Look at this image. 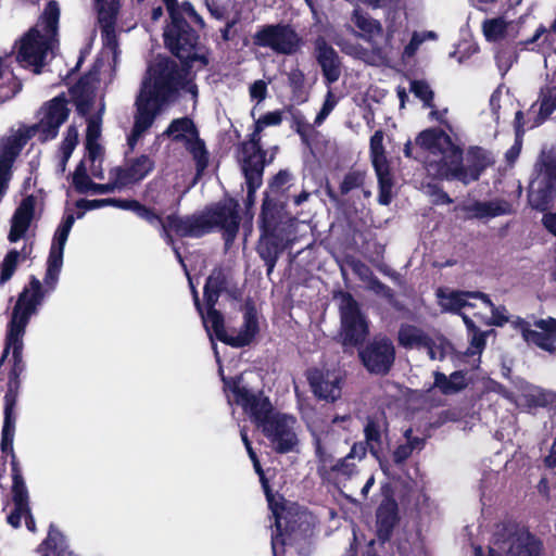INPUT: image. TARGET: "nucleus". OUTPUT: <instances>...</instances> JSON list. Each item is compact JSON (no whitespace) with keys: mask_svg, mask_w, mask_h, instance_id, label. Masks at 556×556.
<instances>
[{"mask_svg":"<svg viewBox=\"0 0 556 556\" xmlns=\"http://www.w3.org/2000/svg\"><path fill=\"white\" fill-rule=\"evenodd\" d=\"M20 260H21V253L15 249L10 250L5 254L3 261L0 264V285L1 286L4 285L5 282H8L13 277V275L17 268Z\"/></svg>","mask_w":556,"mask_h":556,"instance_id":"nucleus-55","label":"nucleus"},{"mask_svg":"<svg viewBox=\"0 0 556 556\" xmlns=\"http://www.w3.org/2000/svg\"><path fill=\"white\" fill-rule=\"evenodd\" d=\"M388 430V421L384 413L369 415L364 426L365 443L370 454L379 459L382 450V432Z\"/></svg>","mask_w":556,"mask_h":556,"instance_id":"nucleus-33","label":"nucleus"},{"mask_svg":"<svg viewBox=\"0 0 556 556\" xmlns=\"http://www.w3.org/2000/svg\"><path fill=\"white\" fill-rule=\"evenodd\" d=\"M36 135L30 126H22L18 130L3 140L0 156L14 163L23 148Z\"/></svg>","mask_w":556,"mask_h":556,"instance_id":"nucleus-38","label":"nucleus"},{"mask_svg":"<svg viewBox=\"0 0 556 556\" xmlns=\"http://www.w3.org/2000/svg\"><path fill=\"white\" fill-rule=\"evenodd\" d=\"M245 450L249 455V458L251 459V462L253 464L254 471L258 476V480H260L262 490L265 494L266 501L271 502L273 489L270 486V482L267 477V472H269L270 470H273V471H275V470L269 469V468L267 470L263 469L261 462L258 459V456H257L256 452L254 451L252 444L247 446Z\"/></svg>","mask_w":556,"mask_h":556,"instance_id":"nucleus-49","label":"nucleus"},{"mask_svg":"<svg viewBox=\"0 0 556 556\" xmlns=\"http://www.w3.org/2000/svg\"><path fill=\"white\" fill-rule=\"evenodd\" d=\"M50 46L45 36L31 27L18 41L15 61L23 68H30L34 74H41Z\"/></svg>","mask_w":556,"mask_h":556,"instance_id":"nucleus-15","label":"nucleus"},{"mask_svg":"<svg viewBox=\"0 0 556 556\" xmlns=\"http://www.w3.org/2000/svg\"><path fill=\"white\" fill-rule=\"evenodd\" d=\"M175 142H184L186 150L192 155L195 163V176L201 177L208 166L210 153L205 142L197 134L194 137H187L184 134L174 136Z\"/></svg>","mask_w":556,"mask_h":556,"instance_id":"nucleus-36","label":"nucleus"},{"mask_svg":"<svg viewBox=\"0 0 556 556\" xmlns=\"http://www.w3.org/2000/svg\"><path fill=\"white\" fill-rule=\"evenodd\" d=\"M110 206L131 211L151 226H156V222H161V215L154 208L146 206L135 199L110 198Z\"/></svg>","mask_w":556,"mask_h":556,"instance_id":"nucleus-40","label":"nucleus"},{"mask_svg":"<svg viewBox=\"0 0 556 556\" xmlns=\"http://www.w3.org/2000/svg\"><path fill=\"white\" fill-rule=\"evenodd\" d=\"M12 500L14 506L29 507V496L24 478L12 480Z\"/></svg>","mask_w":556,"mask_h":556,"instance_id":"nucleus-62","label":"nucleus"},{"mask_svg":"<svg viewBox=\"0 0 556 556\" xmlns=\"http://www.w3.org/2000/svg\"><path fill=\"white\" fill-rule=\"evenodd\" d=\"M97 80V73L91 71L85 73L68 89L72 101L76 108V112L80 116H87L94 103L93 81Z\"/></svg>","mask_w":556,"mask_h":556,"instance_id":"nucleus-28","label":"nucleus"},{"mask_svg":"<svg viewBox=\"0 0 556 556\" xmlns=\"http://www.w3.org/2000/svg\"><path fill=\"white\" fill-rule=\"evenodd\" d=\"M43 116L30 129L39 132V141L46 142L58 137L60 127L68 119L71 110L64 92L43 103Z\"/></svg>","mask_w":556,"mask_h":556,"instance_id":"nucleus-16","label":"nucleus"},{"mask_svg":"<svg viewBox=\"0 0 556 556\" xmlns=\"http://www.w3.org/2000/svg\"><path fill=\"white\" fill-rule=\"evenodd\" d=\"M292 178L291 173L288 169H280L276 175L271 177L268 182V189L273 193H281L288 188V184Z\"/></svg>","mask_w":556,"mask_h":556,"instance_id":"nucleus-64","label":"nucleus"},{"mask_svg":"<svg viewBox=\"0 0 556 556\" xmlns=\"http://www.w3.org/2000/svg\"><path fill=\"white\" fill-rule=\"evenodd\" d=\"M455 211L463 212L466 219L492 218L507 213L500 202L479 200L463 202L455 206Z\"/></svg>","mask_w":556,"mask_h":556,"instance_id":"nucleus-35","label":"nucleus"},{"mask_svg":"<svg viewBox=\"0 0 556 556\" xmlns=\"http://www.w3.org/2000/svg\"><path fill=\"white\" fill-rule=\"evenodd\" d=\"M60 18V8L56 1L51 0L47 3L43 13L42 20L45 24V30L47 34L54 35L58 30Z\"/></svg>","mask_w":556,"mask_h":556,"instance_id":"nucleus-57","label":"nucleus"},{"mask_svg":"<svg viewBox=\"0 0 556 556\" xmlns=\"http://www.w3.org/2000/svg\"><path fill=\"white\" fill-rule=\"evenodd\" d=\"M523 403L529 410L556 408V393L538 388L523 395Z\"/></svg>","mask_w":556,"mask_h":556,"instance_id":"nucleus-44","label":"nucleus"},{"mask_svg":"<svg viewBox=\"0 0 556 556\" xmlns=\"http://www.w3.org/2000/svg\"><path fill=\"white\" fill-rule=\"evenodd\" d=\"M358 357L369 374L386 376L394 364L395 348L387 337L374 338L358 350Z\"/></svg>","mask_w":556,"mask_h":556,"instance_id":"nucleus-17","label":"nucleus"},{"mask_svg":"<svg viewBox=\"0 0 556 556\" xmlns=\"http://www.w3.org/2000/svg\"><path fill=\"white\" fill-rule=\"evenodd\" d=\"M415 143L422 152H429L433 155H441L439 161H444L457 146L452 138L441 128L431 127L420 131Z\"/></svg>","mask_w":556,"mask_h":556,"instance_id":"nucleus-26","label":"nucleus"},{"mask_svg":"<svg viewBox=\"0 0 556 556\" xmlns=\"http://www.w3.org/2000/svg\"><path fill=\"white\" fill-rule=\"evenodd\" d=\"M218 372L224 384V391L232 393L235 403L241 406L244 414L258 429L262 430L280 413L275 409L269 397L265 396L262 391L253 393L248 388L242 387V375L226 377L222 366H219Z\"/></svg>","mask_w":556,"mask_h":556,"instance_id":"nucleus-7","label":"nucleus"},{"mask_svg":"<svg viewBox=\"0 0 556 556\" xmlns=\"http://www.w3.org/2000/svg\"><path fill=\"white\" fill-rule=\"evenodd\" d=\"M15 422H16V415H15V408H3V425L1 430V442H0V450L3 455L12 457V453L14 452L13 448V441H14V434H15Z\"/></svg>","mask_w":556,"mask_h":556,"instance_id":"nucleus-43","label":"nucleus"},{"mask_svg":"<svg viewBox=\"0 0 556 556\" xmlns=\"http://www.w3.org/2000/svg\"><path fill=\"white\" fill-rule=\"evenodd\" d=\"M93 181L87 174V169L83 162H80L73 175V185L78 193H87L90 191V185H92Z\"/></svg>","mask_w":556,"mask_h":556,"instance_id":"nucleus-61","label":"nucleus"},{"mask_svg":"<svg viewBox=\"0 0 556 556\" xmlns=\"http://www.w3.org/2000/svg\"><path fill=\"white\" fill-rule=\"evenodd\" d=\"M155 168V162L147 154L130 159L126 167H117L121 186L140 182Z\"/></svg>","mask_w":556,"mask_h":556,"instance_id":"nucleus-30","label":"nucleus"},{"mask_svg":"<svg viewBox=\"0 0 556 556\" xmlns=\"http://www.w3.org/2000/svg\"><path fill=\"white\" fill-rule=\"evenodd\" d=\"M400 522L399 505L392 494L383 497L376 510V536L379 543L389 542Z\"/></svg>","mask_w":556,"mask_h":556,"instance_id":"nucleus-24","label":"nucleus"},{"mask_svg":"<svg viewBox=\"0 0 556 556\" xmlns=\"http://www.w3.org/2000/svg\"><path fill=\"white\" fill-rule=\"evenodd\" d=\"M306 379L318 400L333 403L340 399L342 381L339 375L314 367L306 370Z\"/></svg>","mask_w":556,"mask_h":556,"instance_id":"nucleus-21","label":"nucleus"},{"mask_svg":"<svg viewBox=\"0 0 556 556\" xmlns=\"http://www.w3.org/2000/svg\"><path fill=\"white\" fill-rule=\"evenodd\" d=\"M410 91L416 98L422 101L424 106L434 108V92L426 80H413L410 83Z\"/></svg>","mask_w":556,"mask_h":556,"instance_id":"nucleus-59","label":"nucleus"},{"mask_svg":"<svg viewBox=\"0 0 556 556\" xmlns=\"http://www.w3.org/2000/svg\"><path fill=\"white\" fill-rule=\"evenodd\" d=\"M203 288H208V290L220 294L228 291V278L225 269L222 266L214 267L206 278Z\"/></svg>","mask_w":556,"mask_h":556,"instance_id":"nucleus-56","label":"nucleus"},{"mask_svg":"<svg viewBox=\"0 0 556 556\" xmlns=\"http://www.w3.org/2000/svg\"><path fill=\"white\" fill-rule=\"evenodd\" d=\"M260 331L257 311L252 300L245 301L243 324L237 336H231L230 346L240 349L250 345Z\"/></svg>","mask_w":556,"mask_h":556,"instance_id":"nucleus-31","label":"nucleus"},{"mask_svg":"<svg viewBox=\"0 0 556 556\" xmlns=\"http://www.w3.org/2000/svg\"><path fill=\"white\" fill-rule=\"evenodd\" d=\"M536 176L529 185L528 203L539 212H544V228L556 236V213L547 212L556 199V157L545 156L535 164Z\"/></svg>","mask_w":556,"mask_h":556,"instance_id":"nucleus-4","label":"nucleus"},{"mask_svg":"<svg viewBox=\"0 0 556 556\" xmlns=\"http://www.w3.org/2000/svg\"><path fill=\"white\" fill-rule=\"evenodd\" d=\"M438 304L442 312L460 314L465 307L473 306L468 299H480L484 304H492L490 296L481 291H460L448 290L447 288L440 287L435 291Z\"/></svg>","mask_w":556,"mask_h":556,"instance_id":"nucleus-25","label":"nucleus"},{"mask_svg":"<svg viewBox=\"0 0 556 556\" xmlns=\"http://www.w3.org/2000/svg\"><path fill=\"white\" fill-rule=\"evenodd\" d=\"M507 24L502 17L485 20L483 23V34L488 41H495L504 38Z\"/></svg>","mask_w":556,"mask_h":556,"instance_id":"nucleus-58","label":"nucleus"},{"mask_svg":"<svg viewBox=\"0 0 556 556\" xmlns=\"http://www.w3.org/2000/svg\"><path fill=\"white\" fill-rule=\"evenodd\" d=\"M366 180V172L351 168L343 177L339 190L341 195H346L355 189L363 188Z\"/></svg>","mask_w":556,"mask_h":556,"instance_id":"nucleus-52","label":"nucleus"},{"mask_svg":"<svg viewBox=\"0 0 556 556\" xmlns=\"http://www.w3.org/2000/svg\"><path fill=\"white\" fill-rule=\"evenodd\" d=\"M493 164L485 150L471 147L467 153V165H464L463 150L457 146L444 161H438L430 167L437 178L457 180L464 185L480 179L483 172Z\"/></svg>","mask_w":556,"mask_h":556,"instance_id":"nucleus-5","label":"nucleus"},{"mask_svg":"<svg viewBox=\"0 0 556 556\" xmlns=\"http://www.w3.org/2000/svg\"><path fill=\"white\" fill-rule=\"evenodd\" d=\"M518 326L528 344H533L549 354L556 353V318L547 317L535 320L534 326L541 331L532 330L530 324L525 319H519Z\"/></svg>","mask_w":556,"mask_h":556,"instance_id":"nucleus-20","label":"nucleus"},{"mask_svg":"<svg viewBox=\"0 0 556 556\" xmlns=\"http://www.w3.org/2000/svg\"><path fill=\"white\" fill-rule=\"evenodd\" d=\"M43 299L40 280L31 275L28 286H25L17 296L11 319L8 324V354L12 350V367L9 371L8 389L4 394V407L15 408L21 388L20 377L25 369L23 362V337L31 315Z\"/></svg>","mask_w":556,"mask_h":556,"instance_id":"nucleus-1","label":"nucleus"},{"mask_svg":"<svg viewBox=\"0 0 556 556\" xmlns=\"http://www.w3.org/2000/svg\"><path fill=\"white\" fill-rule=\"evenodd\" d=\"M357 471L356 465L344 456L333 463L329 467V473L324 482L336 483L339 478L350 479Z\"/></svg>","mask_w":556,"mask_h":556,"instance_id":"nucleus-48","label":"nucleus"},{"mask_svg":"<svg viewBox=\"0 0 556 556\" xmlns=\"http://www.w3.org/2000/svg\"><path fill=\"white\" fill-rule=\"evenodd\" d=\"M239 208V203L233 198H227L205 206L202 213L208 223L207 233L218 228L222 231L225 243H232L240 229L241 216Z\"/></svg>","mask_w":556,"mask_h":556,"instance_id":"nucleus-12","label":"nucleus"},{"mask_svg":"<svg viewBox=\"0 0 556 556\" xmlns=\"http://www.w3.org/2000/svg\"><path fill=\"white\" fill-rule=\"evenodd\" d=\"M295 132L301 137L302 142L308 143L311 134L313 132V125H311L305 116L296 111L292 114V125Z\"/></svg>","mask_w":556,"mask_h":556,"instance_id":"nucleus-60","label":"nucleus"},{"mask_svg":"<svg viewBox=\"0 0 556 556\" xmlns=\"http://www.w3.org/2000/svg\"><path fill=\"white\" fill-rule=\"evenodd\" d=\"M352 22L363 31L362 37L368 39L372 36H379L383 29L379 21L370 17L368 14L363 13L361 10L355 9L352 14Z\"/></svg>","mask_w":556,"mask_h":556,"instance_id":"nucleus-45","label":"nucleus"},{"mask_svg":"<svg viewBox=\"0 0 556 556\" xmlns=\"http://www.w3.org/2000/svg\"><path fill=\"white\" fill-rule=\"evenodd\" d=\"M264 129L255 122L253 131L248 139L240 142L237 148L238 161L241 168L265 169L275 159V152L278 147L274 148V152L268 155L262 142V131Z\"/></svg>","mask_w":556,"mask_h":556,"instance_id":"nucleus-18","label":"nucleus"},{"mask_svg":"<svg viewBox=\"0 0 556 556\" xmlns=\"http://www.w3.org/2000/svg\"><path fill=\"white\" fill-rule=\"evenodd\" d=\"M190 72L172 58L159 55L147 70L148 77L142 83L141 91L154 98V102L166 104L175 100L179 90L187 86Z\"/></svg>","mask_w":556,"mask_h":556,"instance_id":"nucleus-3","label":"nucleus"},{"mask_svg":"<svg viewBox=\"0 0 556 556\" xmlns=\"http://www.w3.org/2000/svg\"><path fill=\"white\" fill-rule=\"evenodd\" d=\"M433 388H437L443 395H452L462 392L468 387L467 372L455 370L448 377L441 372H433Z\"/></svg>","mask_w":556,"mask_h":556,"instance_id":"nucleus-39","label":"nucleus"},{"mask_svg":"<svg viewBox=\"0 0 556 556\" xmlns=\"http://www.w3.org/2000/svg\"><path fill=\"white\" fill-rule=\"evenodd\" d=\"M265 169L241 168L247 185V198L244 200L247 208L254 205L256 191L263 185V175Z\"/></svg>","mask_w":556,"mask_h":556,"instance_id":"nucleus-46","label":"nucleus"},{"mask_svg":"<svg viewBox=\"0 0 556 556\" xmlns=\"http://www.w3.org/2000/svg\"><path fill=\"white\" fill-rule=\"evenodd\" d=\"M260 232L256 252L264 261L267 276H270L279 256L287 249L289 240L285 238L283 231L260 230Z\"/></svg>","mask_w":556,"mask_h":556,"instance_id":"nucleus-23","label":"nucleus"},{"mask_svg":"<svg viewBox=\"0 0 556 556\" xmlns=\"http://www.w3.org/2000/svg\"><path fill=\"white\" fill-rule=\"evenodd\" d=\"M156 225L160 226V236L170 247L176 244L174 236L199 239L208 235V223L202 212L187 215L172 213L165 218L161 216V222H156Z\"/></svg>","mask_w":556,"mask_h":556,"instance_id":"nucleus-11","label":"nucleus"},{"mask_svg":"<svg viewBox=\"0 0 556 556\" xmlns=\"http://www.w3.org/2000/svg\"><path fill=\"white\" fill-rule=\"evenodd\" d=\"M336 298L339 299L342 345L344 348L363 346L369 333V326L359 303L346 291H340Z\"/></svg>","mask_w":556,"mask_h":556,"instance_id":"nucleus-8","label":"nucleus"},{"mask_svg":"<svg viewBox=\"0 0 556 556\" xmlns=\"http://www.w3.org/2000/svg\"><path fill=\"white\" fill-rule=\"evenodd\" d=\"M520 50L533 51L540 54L556 53V33L552 31V26L546 27L540 24L534 34L526 40L518 41Z\"/></svg>","mask_w":556,"mask_h":556,"instance_id":"nucleus-32","label":"nucleus"},{"mask_svg":"<svg viewBox=\"0 0 556 556\" xmlns=\"http://www.w3.org/2000/svg\"><path fill=\"white\" fill-rule=\"evenodd\" d=\"M517 48H520L518 42L516 46H511L509 43L501 45L496 49L495 61L501 71L506 73L513 66V64L518 61Z\"/></svg>","mask_w":556,"mask_h":556,"instance_id":"nucleus-51","label":"nucleus"},{"mask_svg":"<svg viewBox=\"0 0 556 556\" xmlns=\"http://www.w3.org/2000/svg\"><path fill=\"white\" fill-rule=\"evenodd\" d=\"M199 315L202 318L203 326L210 338H212L214 334L218 341L230 346L231 336H229L226 331L225 317L223 313L218 309L204 312V308L202 307V314Z\"/></svg>","mask_w":556,"mask_h":556,"instance_id":"nucleus-42","label":"nucleus"},{"mask_svg":"<svg viewBox=\"0 0 556 556\" xmlns=\"http://www.w3.org/2000/svg\"><path fill=\"white\" fill-rule=\"evenodd\" d=\"M10 60H11V53H5L4 55H0V79H3L8 72L10 74V78L8 79V86H7L8 90L4 96L5 99H12L23 88L22 80L16 75H14L12 70H10Z\"/></svg>","mask_w":556,"mask_h":556,"instance_id":"nucleus-47","label":"nucleus"},{"mask_svg":"<svg viewBox=\"0 0 556 556\" xmlns=\"http://www.w3.org/2000/svg\"><path fill=\"white\" fill-rule=\"evenodd\" d=\"M258 228L260 230L265 231H283L278 202L270 198L267 191L264 192L261 213L258 216Z\"/></svg>","mask_w":556,"mask_h":556,"instance_id":"nucleus-37","label":"nucleus"},{"mask_svg":"<svg viewBox=\"0 0 556 556\" xmlns=\"http://www.w3.org/2000/svg\"><path fill=\"white\" fill-rule=\"evenodd\" d=\"M164 104L154 102V98H151L149 93L140 91L136 99V113L134 126L137 130L147 131L154 123V119Z\"/></svg>","mask_w":556,"mask_h":556,"instance_id":"nucleus-34","label":"nucleus"},{"mask_svg":"<svg viewBox=\"0 0 556 556\" xmlns=\"http://www.w3.org/2000/svg\"><path fill=\"white\" fill-rule=\"evenodd\" d=\"M163 40L165 48L181 62L185 71H191L194 63L199 64L198 70L210 64V49L201 42L199 31L184 16L166 24Z\"/></svg>","mask_w":556,"mask_h":556,"instance_id":"nucleus-2","label":"nucleus"},{"mask_svg":"<svg viewBox=\"0 0 556 556\" xmlns=\"http://www.w3.org/2000/svg\"><path fill=\"white\" fill-rule=\"evenodd\" d=\"M399 343L405 349L414 346L428 348L430 350V357L432 359L435 357L432 350V339L416 326H402L399 330Z\"/></svg>","mask_w":556,"mask_h":556,"instance_id":"nucleus-41","label":"nucleus"},{"mask_svg":"<svg viewBox=\"0 0 556 556\" xmlns=\"http://www.w3.org/2000/svg\"><path fill=\"white\" fill-rule=\"evenodd\" d=\"M313 43L314 56L320 66L324 81L327 86H331L341 76V58L325 37L317 36Z\"/></svg>","mask_w":556,"mask_h":556,"instance_id":"nucleus-22","label":"nucleus"},{"mask_svg":"<svg viewBox=\"0 0 556 556\" xmlns=\"http://www.w3.org/2000/svg\"><path fill=\"white\" fill-rule=\"evenodd\" d=\"M178 134H190L191 137H194L199 132L193 121L190 117L185 116L173 119L165 129L163 135L172 137V139L174 140V136Z\"/></svg>","mask_w":556,"mask_h":556,"instance_id":"nucleus-54","label":"nucleus"},{"mask_svg":"<svg viewBox=\"0 0 556 556\" xmlns=\"http://www.w3.org/2000/svg\"><path fill=\"white\" fill-rule=\"evenodd\" d=\"M543 542L531 533L528 528L517 523L506 525L495 534L489 556H541ZM473 556H484L482 548L477 546Z\"/></svg>","mask_w":556,"mask_h":556,"instance_id":"nucleus-6","label":"nucleus"},{"mask_svg":"<svg viewBox=\"0 0 556 556\" xmlns=\"http://www.w3.org/2000/svg\"><path fill=\"white\" fill-rule=\"evenodd\" d=\"M268 508L273 513L275 518V532L271 535V548L274 556L276 555L277 546L280 545L282 548L286 545H293L304 538L308 530V523L303 528L302 517L298 514L288 513L287 516H282L286 510L285 497L273 492L271 502L267 501Z\"/></svg>","mask_w":556,"mask_h":556,"instance_id":"nucleus-9","label":"nucleus"},{"mask_svg":"<svg viewBox=\"0 0 556 556\" xmlns=\"http://www.w3.org/2000/svg\"><path fill=\"white\" fill-rule=\"evenodd\" d=\"M245 450L249 455V458L251 459V462L253 464L254 471L258 476V480H260L262 490L265 494L266 501L271 502L273 489L270 486V482L267 477V472H269L270 470H273V471H275V470L269 469V468L267 470L263 469L261 462L258 459V456H257L256 452L254 451L252 444L247 446Z\"/></svg>","mask_w":556,"mask_h":556,"instance_id":"nucleus-50","label":"nucleus"},{"mask_svg":"<svg viewBox=\"0 0 556 556\" xmlns=\"http://www.w3.org/2000/svg\"><path fill=\"white\" fill-rule=\"evenodd\" d=\"M294 417L279 413L262 429L276 453H290L298 445L299 439L294 431Z\"/></svg>","mask_w":556,"mask_h":556,"instance_id":"nucleus-19","label":"nucleus"},{"mask_svg":"<svg viewBox=\"0 0 556 556\" xmlns=\"http://www.w3.org/2000/svg\"><path fill=\"white\" fill-rule=\"evenodd\" d=\"M253 45L261 48H269L277 54L292 55L296 53L303 39L296 30L285 23L266 24L252 36Z\"/></svg>","mask_w":556,"mask_h":556,"instance_id":"nucleus-10","label":"nucleus"},{"mask_svg":"<svg viewBox=\"0 0 556 556\" xmlns=\"http://www.w3.org/2000/svg\"><path fill=\"white\" fill-rule=\"evenodd\" d=\"M556 110V97L552 90L541 99L540 111L536 119V125L548 118Z\"/></svg>","mask_w":556,"mask_h":556,"instance_id":"nucleus-63","label":"nucleus"},{"mask_svg":"<svg viewBox=\"0 0 556 556\" xmlns=\"http://www.w3.org/2000/svg\"><path fill=\"white\" fill-rule=\"evenodd\" d=\"M98 22L104 45L109 48L117 47L115 25L121 9V0H94Z\"/></svg>","mask_w":556,"mask_h":556,"instance_id":"nucleus-27","label":"nucleus"},{"mask_svg":"<svg viewBox=\"0 0 556 556\" xmlns=\"http://www.w3.org/2000/svg\"><path fill=\"white\" fill-rule=\"evenodd\" d=\"M383 136L382 129H377L370 137L369 155L378 180V202L381 205H389L392 200L394 181L383 147Z\"/></svg>","mask_w":556,"mask_h":556,"instance_id":"nucleus-13","label":"nucleus"},{"mask_svg":"<svg viewBox=\"0 0 556 556\" xmlns=\"http://www.w3.org/2000/svg\"><path fill=\"white\" fill-rule=\"evenodd\" d=\"M315 456L317 458V475L321 481H324L329 473V467H331L336 460L333 455L326 451L318 438L315 440Z\"/></svg>","mask_w":556,"mask_h":556,"instance_id":"nucleus-53","label":"nucleus"},{"mask_svg":"<svg viewBox=\"0 0 556 556\" xmlns=\"http://www.w3.org/2000/svg\"><path fill=\"white\" fill-rule=\"evenodd\" d=\"M35 197L28 195L22 200V202L15 210L11 219V228L8 235V240L11 243L21 240L27 232L35 215Z\"/></svg>","mask_w":556,"mask_h":556,"instance_id":"nucleus-29","label":"nucleus"},{"mask_svg":"<svg viewBox=\"0 0 556 556\" xmlns=\"http://www.w3.org/2000/svg\"><path fill=\"white\" fill-rule=\"evenodd\" d=\"M74 223V215L67 214L62 218L54 232L47 258V269L43 278L45 289L42 288L43 294L53 291L58 285L63 265L64 248Z\"/></svg>","mask_w":556,"mask_h":556,"instance_id":"nucleus-14","label":"nucleus"}]
</instances>
